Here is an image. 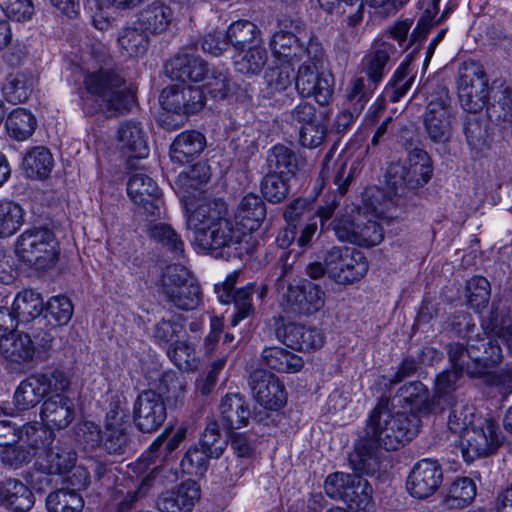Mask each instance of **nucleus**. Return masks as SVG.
Returning a JSON list of instances; mask_svg holds the SVG:
<instances>
[{
	"instance_id": "obj_1",
	"label": "nucleus",
	"mask_w": 512,
	"mask_h": 512,
	"mask_svg": "<svg viewBox=\"0 0 512 512\" xmlns=\"http://www.w3.org/2000/svg\"><path fill=\"white\" fill-rule=\"evenodd\" d=\"M395 397L402 407H410L411 411L393 412L388 398L379 399L368 413L362 434L349 457L355 472L374 474L379 468L380 450L396 451L416 437L421 425L416 411H433L428 389L420 381L404 384Z\"/></svg>"
},
{
	"instance_id": "obj_17",
	"label": "nucleus",
	"mask_w": 512,
	"mask_h": 512,
	"mask_svg": "<svg viewBox=\"0 0 512 512\" xmlns=\"http://www.w3.org/2000/svg\"><path fill=\"white\" fill-rule=\"evenodd\" d=\"M275 335L279 341L294 350L318 349L324 343L322 334L316 328L295 323L277 324Z\"/></svg>"
},
{
	"instance_id": "obj_56",
	"label": "nucleus",
	"mask_w": 512,
	"mask_h": 512,
	"mask_svg": "<svg viewBox=\"0 0 512 512\" xmlns=\"http://www.w3.org/2000/svg\"><path fill=\"white\" fill-rule=\"evenodd\" d=\"M184 333L182 324L173 321L161 319L157 322L152 331L154 341L168 351L173 344L180 340V335Z\"/></svg>"
},
{
	"instance_id": "obj_21",
	"label": "nucleus",
	"mask_w": 512,
	"mask_h": 512,
	"mask_svg": "<svg viewBox=\"0 0 512 512\" xmlns=\"http://www.w3.org/2000/svg\"><path fill=\"white\" fill-rule=\"evenodd\" d=\"M165 69L171 79L182 82H200L209 72L206 61L189 54L175 55L166 63Z\"/></svg>"
},
{
	"instance_id": "obj_25",
	"label": "nucleus",
	"mask_w": 512,
	"mask_h": 512,
	"mask_svg": "<svg viewBox=\"0 0 512 512\" xmlns=\"http://www.w3.org/2000/svg\"><path fill=\"white\" fill-rule=\"evenodd\" d=\"M174 20L172 9L162 1H153L140 10L137 17L139 26L152 34L166 32Z\"/></svg>"
},
{
	"instance_id": "obj_48",
	"label": "nucleus",
	"mask_w": 512,
	"mask_h": 512,
	"mask_svg": "<svg viewBox=\"0 0 512 512\" xmlns=\"http://www.w3.org/2000/svg\"><path fill=\"white\" fill-rule=\"evenodd\" d=\"M481 327L484 331L481 337H483L485 341L490 339L498 344L497 340L493 339V336L499 337L502 335V332L504 333L505 330L512 327L508 311L505 308L499 309L493 305L488 315L482 318Z\"/></svg>"
},
{
	"instance_id": "obj_57",
	"label": "nucleus",
	"mask_w": 512,
	"mask_h": 512,
	"mask_svg": "<svg viewBox=\"0 0 512 512\" xmlns=\"http://www.w3.org/2000/svg\"><path fill=\"white\" fill-rule=\"evenodd\" d=\"M213 459L208 453L197 445L191 446L181 460L180 466L184 473L203 476L208 469L209 460Z\"/></svg>"
},
{
	"instance_id": "obj_11",
	"label": "nucleus",
	"mask_w": 512,
	"mask_h": 512,
	"mask_svg": "<svg viewBox=\"0 0 512 512\" xmlns=\"http://www.w3.org/2000/svg\"><path fill=\"white\" fill-rule=\"evenodd\" d=\"M452 112L450 97L442 89L436 98H432L423 115V126L428 138L434 143H447L452 136Z\"/></svg>"
},
{
	"instance_id": "obj_20",
	"label": "nucleus",
	"mask_w": 512,
	"mask_h": 512,
	"mask_svg": "<svg viewBox=\"0 0 512 512\" xmlns=\"http://www.w3.org/2000/svg\"><path fill=\"white\" fill-rule=\"evenodd\" d=\"M40 415L49 428L62 430L75 419V404L68 396L55 394L42 403Z\"/></svg>"
},
{
	"instance_id": "obj_8",
	"label": "nucleus",
	"mask_w": 512,
	"mask_h": 512,
	"mask_svg": "<svg viewBox=\"0 0 512 512\" xmlns=\"http://www.w3.org/2000/svg\"><path fill=\"white\" fill-rule=\"evenodd\" d=\"M327 275L340 285H352L365 277L369 262L363 252L351 247H332L324 256Z\"/></svg>"
},
{
	"instance_id": "obj_44",
	"label": "nucleus",
	"mask_w": 512,
	"mask_h": 512,
	"mask_svg": "<svg viewBox=\"0 0 512 512\" xmlns=\"http://www.w3.org/2000/svg\"><path fill=\"white\" fill-rule=\"evenodd\" d=\"M141 27L125 26L118 33L117 42L123 53L128 56L145 54L149 46V37Z\"/></svg>"
},
{
	"instance_id": "obj_32",
	"label": "nucleus",
	"mask_w": 512,
	"mask_h": 512,
	"mask_svg": "<svg viewBox=\"0 0 512 512\" xmlns=\"http://www.w3.org/2000/svg\"><path fill=\"white\" fill-rule=\"evenodd\" d=\"M265 217L266 206L261 197L248 194L242 198L236 212V219L242 226V231L257 230Z\"/></svg>"
},
{
	"instance_id": "obj_15",
	"label": "nucleus",
	"mask_w": 512,
	"mask_h": 512,
	"mask_svg": "<svg viewBox=\"0 0 512 512\" xmlns=\"http://www.w3.org/2000/svg\"><path fill=\"white\" fill-rule=\"evenodd\" d=\"M442 481L443 471L438 461L422 459L411 470L407 489L413 497L424 499L434 494Z\"/></svg>"
},
{
	"instance_id": "obj_3",
	"label": "nucleus",
	"mask_w": 512,
	"mask_h": 512,
	"mask_svg": "<svg viewBox=\"0 0 512 512\" xmlns=\"http://www.w3.org/2000/svg\"><path fill=\"white\" fill-rule=\"evenodd\" d=\"M82 108L86 115L103 113L118 117L130 112L135 94L122 75L112 69L101 68L86 74L83 79Z\"/></svg>"
},
{
	"instance_id": "obj_9",
	"label": "nucleus",
	"mask_w": 512,
	"mask_h": 512,
	"mask_svg": "<svg viewBox=\"0 0 512 512\" xmlns=\"http://www.w3.org/2000/svg\"><path fill=\"white\" fill-rule=\"evenodd\" d=\"M458 97L462 108L476 114L485 106L489 91L483 67L475 61H466L459 68Z\"/></svg>"
},
{
	"instance_id": "obj_43",
	"label": "nucleus",
	"mask_w": 512,
	"mask_h": 512,
	"mask_svg": "<svg viewBox=\"0 0 512 512\" xmlns=\"http://www.w3.org/2000/svg\"><path fill=\"white\" fill-rule=\"evenodd\" d=\"M5 126L12 138L23 141L33 135L37 120L30 111L17 108L8 115Z\"/></svg>"
},
{
	"instance_id": "obj_49",
	"label": "nucleus",
	"mask_w": 512,
	"mask_h": 512,
	"mask_svg": "<svg viewBox=\"0 0 512 512\" xmlns=\"http://www.w3.org/2000/svg\"><path fill=\"white\" fill-rule=\"evenodd\" d=\"M289 179V177L268 171L261 182V192L265 199L270 203L284 201L290 191Z\"/></svg>"
},
{
	"instance_id": "obj_22",
	"label": "nucleus",
	"mask_w": 512,
	"mask_h": 512,
	"mask_svg": "<svg viewBox=\"0 0 512 512\" xmlns=\"http://www.w3.org/2000/svg\"><path fill=\"white\" fill-rule=\"evenodd\" d=\"M269 48L273 57L283 63H294L308 56L310 40L304 45L292 32L276 31L269 40Z\"/></svg>"
},
{
	"instance_id": "obj_52",
	"label": "nucleus",
	"mask_w": 512,
	"mask_h": 512,
	"mask_svg": "<svg viewBox=\"0 0 512 512\" xmlns=\"http://www.w3.org/2000/svg\"><path fill=\"white\" fill-rule=\"evenodd\" d=\"M129 442L127 428L104 427L100 448L109 455L120 456L127 452Z\"/></svg>"
},
{
	"instance_id": "obj_40",
	"label": "nucleus",
	"mask_w": 512,
	"mask_h": 512,
	"mask_svg": "<svg viewBox=\"0 0 512 512\" xmlns=\"http://www.w3.org/2000/svg\"><path fill=\"white\" fill-rule=\"evenodd\" d=\"M21 439L27 444L29 450L35 451V456L38 457L57 441L53 430L44 423L25 425L21 431Z\"/></svg>"
},
{
	"instance_id": "obj_5",
	"label": "nucleus",
	"mask_w": 512,
	"mask_h": 512,
	"mask_svg": "<svg viewBox=\"0 0 512 512\" xmlns=\"http://www.w3.org/2000/svg\"><path fill=\"white\" fill-rule=\"evenodd\" d=\"M431 159L426 151L415 148L405 163H391L386 174L388 199L395 204L409 192L425 185L432 175Z\"/></svg>"
},
{
	"instance_id": "obj_31",
	"label": "nucleus",
	"mask_w": 512,
	"mask_h": 512,
	"mask_svg": "<svg viewBox=\"0 0 512 512\" xmlns=\"http://www.w3.org/2000/svg\"><path fill=\"white\" fill-rule=\"evenodd\" d=\"M36 346L30 335L11 332L0 338V353L12 362L32 359Z\"/></svg>"
},
{
	"instance_id": "obj_41",
	"label": "nucleus",
	"mask_w": 512,
	"mask_h": 512,
	"mask_svg": "<svg viewBox=\"0 0 512 512\" xmlns=\"http://www.w3.org/2000/svg\"><path fill=\"white\" fill-rule=\"evenodd\" d=\"M35 80L25 73L9 74L3 84L2 91L8 102L17 104L25 102L32 93Z\"/></svg>"
},
{
	"instance_id": "obj_62",
	"label": "nucleus",
	"mask_w": 512,
	"mask_h": 512,
	"mask_svg": "<svg viewBox=\"0 0 512 512\" xmlns=\"http://www.w3.org/2000/svg\"><path fill=\"white\" fill-rule=\"evenodd\" d=\"M72 315L73 305L68 297L55 296L47 302L45 318L53 319L55 325H66L71 320Z\"/></svg>"
},
{
	"instance_id": "obj_51",
	"label": "nucleus",
	"mask_w": 512,
	"mask_h": 512,
	"mask_svg": "<svg viewBox=\"0 0 512 512\" xmlns=\"http://www.w3.org/2000/svg\"><path fill=\"white\" fill-rule=\"evenodd\" d=\"M227 440L221 434L219 424L216 420H210L206 424L199 440V446L202 447L208 456L218 459L224 452Z\"/></svg>"
},
{
	"instance_id": "obj_39",
	"label": "nucleus",
	"mask_w": 512,
	"mask_h": 512,
	"mask_svg": "<svg viewBox=\"0 0 512 512\" xmlns=\"http://www.w3.org/2000/svg\"><path fill=\"white\" fill-rule=\"evenodd\" d=\"M397 53L395 45L387 40L377 42L373 51L366 57V73L376 86L383 78V71L391 57Z\"/></svg>"
},
{
	"instance_id": "obj_35",
	"label": "nucleus",
	"mask_w": 512,
	"mask_h": 512,
	"mask_svg": "<svg viewBox=\"0 0 512 512\" xmlns=\"http://www.w3.org/2000/svg\"><path fill=\"white\" fill-rule=\"evenodd\" d=\"M226 38L234 52L264 42L261 29L249 20H237L231 23L227 28Z\"/></svg>"
},
{
	"instance_id": "obj_50",
	"label": "nucleus",
	"mask_w": 512,
	"mask_h": 512,
	"mask_svg": "<svg viewBox=\"0 0 512 512\" xmlns=\"http://www.w3.org/2000/svg\"><path fill=\"white\" fill-rule=\"evenodd\" d=\"M373 489L368 480L358 474H353L352 481L346 487L343 501L350 507L365 508L372 500Z\"/></svg>"
},
{
	"instance_id": "obj_14",
	"label": "nucleus",
	"mask_w": 512,
	"mask_h": 512,
	"mask_svg": "<svg viewBox=\"0 0 512 512\" xmlns=\"http://www.w3.org/2000/svg\"><path fill=\"white\" fill-rule=\"evenodd\" d=\"M248 383L254 399L267 409L277 410L287 401L284 385L272 373L256 369L250 374Z\"/></svg>"
},
{
	"instance_id": "obj_47",
	"label": "nucleus",
	"mask_w": 512,
	"mask_h": 512,
	"mask_svg": "<svg viewBox=\"0 0 512 512\" xmlns=\"http://www.w3.org/2000/svg\"><path fill=\"white\" fill-rule=\"evenodd\" d=\"M186 436L187 428L184 426L178 427L173 433L166 428L150 445V453L155 458L165 459L179 447Z\"/></svg>"
},
{
	"instance_id": "obj_53",
	"label": "nucleus",
	"mask_w": 512,
	"mask_h": 512,
	"mask_svg": "<svg viewBox=\"0 0 512 512\" xmlns=\"http://www.w3.org/2000/svg\"><path fill=\"white\" fill-rule=\"evenodd\" d=\"M156 182L144 172H135L127 183V192L133 202H143L144 198L159 194Z\"/></svg>"
},
{
	"instance_id": "obj_13",
	"label": "nucleus",
	"mask_w": 512,
	"mask_h": 512,
	"mask_svg": "<svg viewBox=\"0 0 512 512\" xmlns=\"http://www.w3.org/2000/svg\"><path fill=\"white\" fill-rule=\"evenodd\" d=\"M205 94L201 87L171 85L160 95L163 109L179 115H191L201 111L205 105Z\"/></svg>"
},
{
	"instance_id": "obj_63",
	"label": "nucleus",
	"mask_w": 512,
	"mask_h": 512,
	"mask_svg": "<svg viewBox=\"0 0 512 512\" xmlns=\"http://www.w3.org/2000/svg\"><path fill=\"white\" fill-rule=\"evenodd\" d=\"M169 359L181 370H192L196 366L195 350L186 341L178 340L166 352Z\"/></svg>"
},
{
	"instance_id": "obj_30",
	"label": "nucleus",
	"mask_w": 512,
	"mask_h": 512,
	"mask_svg": "<svg viewBox=\"0 0 512 512\" xmlns=\"http://www.w3.org/2000/svg\"><path fill=\"white\" fill-rule=\"evenodd\" d=\"M268 61V52L264 42L247 46L233 54V65L237 72L254 76L262 72Z\"/></svg>"
},
{
	"instance_id": "obj_36",
	"label": "nucleus",
	"mask_w": 512,
	"mask_h": 512,
	"mask_svg": "<svg viewBox=\"0 0 512 512\" xmlns=\"http://www.w3.org/2000/svg\"><path fill=\"white\" fill-rule=\"evenodd\" d=\"M416 71L411 66V58L404 60L386 84L384 94L392 103H397L411 89Z\"/></svg>"
},
{
	"instance_id": "obj_6",
	"label": "nucleus",
	"mask_w": 512,
	"mask_h": 512,
	"mask_svg": "<svg viewBox=\"0 0 512 512\" xmlns=\"http://www.w3.org/2000/svg\"><path fill=\"white\" fill-rule=\"evenodd\" d=\"M159 292L166 302L182 311L197 309L203 297L200 284L182 265L166 268Z\"/></svg>"
},
{
	"instance_id": "obj_28",
	"label": "nucleus",
	"mask_w": 512,
	"mask_h": 512,
	"mask_svg": "<svg viewBox=\"0 0 512 512\" xmlns=\"http://www.w3.org/2000/svg\"><path fill=\"white\" fill-rule=\"evenodd\" d=\"M12 307L21 323L36 321L39 329L45 325L46 320L40 318L44 311V300L40 293L32 289L22 290L15 296Z\"/></svg>"
},
{
	"instance_id": "obj_27",
	"label": "nucleus",
	"mask_w": 512,
	"mask_h": 512,
	"mask_svg": "<svg viewBox=\"0 0 512 512\" xmlns=\"http://www.w3.org/2000/svg\"><path fill=\"white\" fill-rule=\"evenodd\" d=\"M117 139L120 150L129 159L145 158L149 153L143 130L137 122H123L118 129Z\"/></svg>"
},
{
	"instance_id": "obj_4",
	"label": "nucleus",
	"mask_w": 512,
	"mask_h": 512,
	"mask_svg": "<svg viewBox=\"0 0 512 512\" xmlns=\"http://www.w3.org/2000/svg\"><path fill=\"white\" fill-rule=\"evenodd\" d=\"M461 317L467 330V346L459 342L449 343L446 346L448 359L453 368L461 369L471 379H479L487 369L502 362V349L490 339L485 341L479 333L473 334L475 324L470 315L464 313Z\"/></svg>"
},
{
	"instance_id": "obj_16",
	"label": "nucleus",
	"mask_w": 512,
	"mask_h": 512,
	"mask_svg": "<svg viewBox=\"0 0 512 512\" xmlns=\"http://www.w3.org/2000/svg\"><path fill=\"white\" fill-rule=\"evenodd\" d=\"M286 298L292 312L309 316L324 307L326 294L319 285L305 280L297 286L289 285Z\"/></svg>"
},
{
	"instance_id": "obj_10",
	"label": "nucleus",
	"mask_w": 512,
	"mask_h": 512,
	"mask_svg": "<svg viewBox=\"0 0 512 512\" xmlns=\"http://www.w3.org/2000/svg\"><path fill=\"white\" fill-rule=\"evenodd\" d=\"M503 442V436L493 419H485L480 425L467 428L461 436L460 449L463 458L470 463L495 452Z\"/></svg>"
},
{
	"instance_id": "obj_2",
	"label": "nucleus",
	"mask_w": 512,
	"mask_h": 512,
	"mask_svg": "<svg viewBox=\"0 0 512 512\" xmlns=\"http://www.w3.org/2000/svg\"><path fill=\"white\" fill-rule=\"evenodd\" d=\"M226 212V204L221 199L199 204L187 218V228L193 233V245L201 251L217 252V255H222L224 249H232L234 255H241L246 233L225 217Z\"/></svg>"
},
{
	"instance_id": "obj_55",
	"label": "nucleus",
	"mask_w": 512,
	"mask_h": 512,
	"mask_svg": "<svg viewBox=\"0 0 512 512\" xmlns=\"http://www.w3.org/2000/svg\"><path fill=\"white\" fill-rule=\"evenodd\" d=\"M372 90L366 87L362 77L353 79L346 90L344 106L361 114L371 98Z\"/></svg>"
},
{
	"instance_id": "obj_54",
	"label": "nucleus",
	"mask_w": 512,
	"mask_h": 512,
	"mask_svg": "<svg viewBox=\"0 0 512 512\" xmlns=\"http://www.w3.org/2000/svg\"><path fill=\"white\" fill-rule=\"evenodd\" d=\"M490 283L482 276H474L467 281L466 296L470 307L477 312L487 306L490 300Z\"/></svg>"
},
{
	"instance_id": "obj_61",
	"label": "nucleus",
	"mask_w": 512,
	"mask_h": 512,
	"mask_svg": "<svg viewBox=\"0 0 512 512\" xmlns=\"http://www.w3.org/2000/svg\"><path fill=\"white\" fill-rule=\"evenodd\" d=\"M266 80L271 91L282 92L291 86L295 81V73L292 63H283L280 66L272 67L266 72Z\"/></svg>"
},
{
	"instance_id": "obj_59",
	"label": "nucleus",
	"mask_w": 512,
	"mask_h": 512,
	"mask_svg": "<svg viewBox=\"0 0 512 512\" xmlns=\"http://www.w3.org/2000/svg\"><path fill=\"white\" fill-rule=\"evenodd\" d=\"M320 6L326 11L339 14L348 13L349 23L357 24L362 19V0H318Z\"/></svg>"
},
{
	"instance_id": "obj_38",
	"label": "nucleus",
	"mask_w": 512,
	"mask_h": 512,
	"mask_svg": "<svg viewBox=\"0 0 512 512\" xmlns=\"http://www.w3.org/2000/svg\"><path fill=\"white\" fill-rule=\"evenodd\" d=\"M54 165L53 156L50 151L38 146L28 151L22 162V167L28 178L45 179L49 176Z\"/></svg>"
},
{
	"instance_id": "obj_45",
	"label": "nucleus",
	"mask_w": 512,
	"mask_h": 512,
	"mask_svg": "<svg viewBox=\"0 0 512 512\" xmlns=\"http://www.w3.org/2000/svg\"><path fill=\"white\" fill-rule=\"evenodd\" d=\"M84 506L81 495L71 489L61 488L48 494L46 507L49 512H80Z\"/></svg>"
},
{
	"instance_id": "obj_18",
	"label": "nucleus",
	"mask_w": 512,
	"mask_h": 512,
	"mask_svg": "<svg viewBox=\"0 0 512 512\" xmlns=\"http://www.w3.org/2000/svg\"><path fill=\"white\" fill-rule=\"evenodd\" d=\"M200 498V487L194 480H186L163 492L157 500L161 512H191Z\"/></svg>"
},
{
	"instance_id": "obj_60",
	"label": "nucleus",
	"mask_w": 512,
	"mask_h": 512,
	"mask_svg": "<svg viewBox=\"0 0 512 512\" xmlns=\"http://www.w3.org/2000/svg\"><path fill=\"white\" fill-rule=\"evenodd\" d=\"M472 407L464 401H455L448 416L447 426L455 434H462L472 423Z\"/></svg>"
},
{
	"instance_id": "obj_64",
	"label": "nucleus",
	"mask_w": 512,
	"mask_h": 512,
	"mask_svg": "<svg viewBox=\"0 0 512 512\" xmlns=\"http://www.w3.org/2000/svg\"><path fill=\"white\" fill-rule=\"evenodd\" d=\"M480 379H483L485 384L495 387L503 398L512 393V365L510 364L497 371L487 369Z\"/></svg>"
},
{
	"instance_id": "obj_29",
	"label": "nucleus",
	"mask_w": 512,
	"mask_h": 512,
	"mask_svg": "<svg viewBox=\"0 0 512 512\" xmlns=\"http://www.w3.org/2000/svg\"><path fill=\"white\" fill-rule=\"evenodd\" d=\"M1 503L13 512H27L35 503L33 492L22 481L9 478L2 481Z\"/></svg>"
},
{
	"instance_id": "obj_26",
	"label": "nucleus",
	"mask_w": 512,
	"mask_h": 512,
	"mask_svg": "<svg viewBox=\"0 0 512 512\" xmlns=\"http://www.w3.org/2000/svg\"><path fill=\"white\" fill-rule=\"evenodd\" d=\"M206 147L205 136L196 130L180 133L171 144L170 157L174 162L188 163L198 157Z\"/></svg>"
},
{
	"instance_id": "obj_33",
	"label": "nucleus",
	"mask_w": 512,
	"mask_h": 512,
	"mask_svg": "<svg viewBox=\"0 0 512 512\" xmlns=\"http://www.w3.org/2000/svg\"><path fill=\"white\" fill-rule=\"evenodd\" d=\"M266 163L269 172L294 177L300 167V159L291 148L277 144L267 152Z\"/></svg>"
},
{
	"instance_id": "obj_37",
	"label": "nucleus",
	"mask_w": 512,
	"mask_h": 512,
	"mask_svg": "<svg viewBox=\"0 0 512 512\" xmlns=\"http://www.w3.org/2000/svg\"><path fill=\"white\" fill-rule=\"evenodd\" d=\"M147 233L153 241L161 244L169 251L174 259L184 258V242L171 225L163 222L150 223L147 227Z\"/></svg>"
},
{
	"instance_id": "obj_23",
	"label": "nucleus",
	"mask_w": 512,
	"mask_h": 512,
	"mask_svg": "<svg viewBox=\"0 0 512 512\" xmlns=\"http://www.w3.org/2000/svg\"><path fill=\"white\" fill-rule=\"evenodd\" d=\"M76 459L77 455L71 446L57 439L38 457L37 463L43 473L61 475L70 472Z\"/></svg>"
},
{
	"instance_id": "obj_7",
	"label": "nucleus",
	"mask_w": 512,
	"mask_h": 512,
	"mask_svg": "<svg viewBox=\"0 0 512 512\" xmlns=\"http://www.w3.org/2000/svg\"><path fill=\"white\" fill-rule=\"evenodd\" d=\"M15 252L19 258L36 269L46 270L56 263L59 244L50 229L33 227L18 236Z\"/></svg>"
},
{
	"instance_id": "obj_34",
	"label": "nucleus",
	"mask_w": 512,
	"mask_h": 512,
	"mask_svg": "<svg viewBox=\"0 0 512 512\" xmlns=\"http://www.w3.org/2000/svg\"><path fill=\"white\" fill-rule=\"evenodd\" d=\"M261 358L267 367L280 373H297L304 366L302 357L276 346L264 348Z\"/></svg>"
},
{
	"instance_id": "obj_24",
	"label": "nucleus",
	"mask_w": 512,
	"mask_h": 512,
	"mask_svg": "<svg viewBox=\"0 0 512 512\" xmlns=\"http://www.w3.org/2000/svg\"><path fill=\"white\" fill-rule=\"evenodd\" d=\"M219 413L221 422L228 431L247 426L251 416L249 405L238 393L226 394L221 399Z\"/></svg>"
},
{
	"instance_id": "obj_42",
	"label": "nucleus",
	"mask_w": 512,
	"mask_h": 512,
	"mask_svg": "<svg viewBox=\"0 0 512 512\" xmlns=\"http://www.w3.org/2000/svg\"><path fill=\"white\" fill-rule=\"evenodd\" d=\"M46 396L36 375L23 380L14 393V404L20 411L35 407Z\"/></svg>"
},
{
	"instance_id": "obj_46",
	"label": "nucleus",
	"mask_w": 512,
	"mask_h": 512,
	"mask_svg": "<svg viewBox=\"0 0 512 512\" xmlns=\"http://www.w3.org/2000/svg\"><path fill=\"white\" fill-rule=\"evenodd\" d=\"M25 211L14 201H0V238L14 235L24 223Z\"/></svg>"
},
{
	"instance_id": "obj_12",
	"label": "nucleus",
	"mask_w": 512,
	"mask_h": 512,
	"mask_svg": "<svg viewBox=\"0 0 512 512\" xmlns=\"http://www.w3.org/2000/svg\"><path fill=\"white\" fill-rule=\"evenodd\" d=\"M167 409L160 393L144 390L136 398L133 406V420L136 428L143 433H152L164 423Z\"/></svg>"
},
{
	"instance_id": "obj_58",
	"label": "nucleus",
	"mask_w": 512,
	"mask_h": 512,
	"mask_svg": "<svg viewBox=\"0 0 512 512\" xmlns=\"http://www.w3.org/2000/svg\"><path fill=\"white\" fill-rule=\"evenodd\" d=\"M254 285L249 284L244 288L236 290L232 294L231 303L234 304L235 312L231 317V324L236 326L240 321L252 316L255 308L252 304V294Z\"/></svg>"
},
{
	"instance_id": "obj_19",
	"label": "nucleus",
	"mask_w": 512,
	"mask_h": 512,
	"mask_svg": "<svg viewBox=\"0 0 512 512\" xmlns=\"http://www.w3.org/2000/svg\"><path fill=\"white\" fill-rule=\"evenodd\" d=\"M324 50L322 44L315 36L310 37V49L306 60L298 67L295 74V89L302 97H309L312 90V82L322 69L324 61Z\"/></svg>"
}]
</instances>
